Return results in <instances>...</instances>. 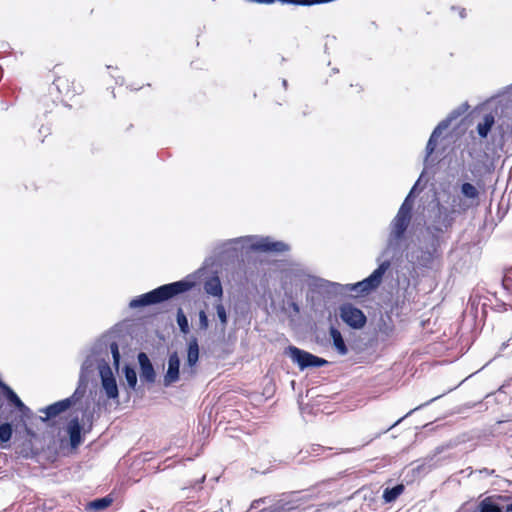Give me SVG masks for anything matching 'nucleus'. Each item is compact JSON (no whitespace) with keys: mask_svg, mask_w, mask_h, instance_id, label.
<instances>
[{"mask_svg":"<svg viewBox=\"0 0 512 512\" xmlns=\"http://www.w3.org/2000/svg\"><path fill=\"white\" fill-rule=\"evenodd\" d=\"M416 185L417 183L412 187L396 215L389 223L386 246L381 254L383 260L379 263L378 267L367 278L354 284L343 285L321 278H311L306 297L307 300L311 302L312 309L316 310V301L319 296L324 297L325 295L346 294L351 292L364 295L380 286L384 274L391 266V261L402 256L406 233L412 221L414 205L412 194L416 189Z\"/></svg>","mask_w":512,"mask_h":512,"instance_id":"f257e3e1","label":"nucleus"},{"mask_svg":"<svg viewBox=\"0 0 512 512\" xmlns=\"http://www.w3.org/2000/svg\"><path fill=\"white\" fill-rule=\"evenodd\" d=\"M112 355L113 365L118 370L120 366V352L116 341H111L109 336L101 337L92 347L81 366L79 377L80 389L85 390L90 374L97 368L109 367V355Z\"/></svg>","mask_w":512,"mask_h":512,"instance_id":"f03ea898","label":"nucleus"},{"mask_svg":"<svg viewBox=\"0 0 512 512\" xmlns=\"http://www.w3.org/2000/svg\"><path fill=\"white\" fill-rule=\"evenodd\" d=\"M245 247L251 251L275 254L285 253L290 250V246L283 241L274 240L270 236L258 235H248L226 240L217 246V250L219 255L227 254L228 257H237L239 250Z\"/></svg>","mask_w":512,"mask_h":512,"instance_id":"7ed1b4c3","label":"nucleus"},{"mask_svg":"<svg viewBox=\"0 0 512 512\" xmlns=\"http://www.w3.org/2000/svg\"><path fill=\"white\" fill-rule=\"evenodd\" d=\"M418 246L412 250L407 257L412 263L428 268L432 265L438 255V250L445 243V236L424 226L418 237Z\"/></svg>","mask_w":512,"mask_h":512,"instance_id":"20e7f679","label":"nucleus"},{"mask_svg":"<svg viewBox=\"0 0 512 512\" xmlns=\"http://www.w3.org/2000/svg\"><path fill=\"white\" fill-rule=\"evenodd\" d=\"M193 287V282L180 280L169 284L161 285L147 293L133 298L129 302L131 309L142 308L154 304H160L179 294L189 291Z\"/></svg>","mask_w":512,"mask_h":512,"instance_id":"39448f33","label":"nucleus"},{"mask_svg":"<svg viewBox=\"0 0 512 512\" xmlns=\"http://www.w3.org/2000/svg\"><path fill=\"white\" fill-rule=\"evenodd\" d=\"M455 213V209L437 203V205L430 211L428 220L424 226L445 236L454 224Z\"/></svg>","mask_w":512,"mask_h":512,"instance_id":"423d86ee","label":"nucleus"},{"mask_svg":"<svg viewBox=\"0 0 512 512\" xmlns=\"http://www.w3.org/2000/svg\"><path fill=\"white\" fill-rule=\"evenodd\" d=\"M0 388L2 389L7 401L18 411L17 425L23 426L27 433L30 434V430L27 428V421L33 418L32 410L23 403L10 386L0 381Z\"/></svg>","mask_w":512,"mask_h":512,"instance_id":"0eeeda50","label":"nucleus"},{"mask_svg":"<svg viewBox=\"0 0 512 512\" xmlns=\"http://www.w3.org/2000/svg\"><path fill=\"white\" fill-rule=\"evenodd\" d=\"M287 354L300 370L328 364L327 360L292 345L287 348Z\"/></svg>","mask_w":512,"mask_h":512,"instance_id":"6e6552de","label":"nucleus"},{"mask_svg":"<svg viewBox=\"0 0 512 512\" xmlns=\"http://www.w3.org/2000/svg\"><path fill=\"white\" fill-rule=\"evenodd\" d=\"M83 395L84 389H80V387H78L70 397L40 409V412L45 414V417H41V420L46 421L67 411L72 406H74L83 397Z\"/></svg>","mask_w":512,"mask_h":512,"instance_id":"1a4fd4ad","label":"nucleus"},{"mask_svg":"<svg viewBox=\"0 0 512 512\" xmlns=\"http://www.w3.org/2000/svg\"><path fill=\"white\" fill-rule=\"evenodd\" d=\"M339 317L347 326L355 330L362 329L367 323L364 312L351 303L340 305Z\"/></svg>","mask_w":512,"mask_h":512,"instance_id":"9d476101","label":"nucleus"},{"mask_svg":"<svg viewBox=\"0 0 512 512\" xmlns=\"http://www.w3.org/2000/svg\"><path fill=\"white\" fill-rule=\"evenodd\" d=\"M199 360V344L196 337L192 336L187 345V359L186 366L183 369L182 375L185 380L194 377L197 362Z\"/></svg>","mask_w":512,"mask_h":512,"instance_id":"9b49d317","label":"nucleus"},{"mask_svg":"<svg viewBox=\"0 0 512 512\" xmlns=\"http://www.w3.org/2000/svg\"><path fill=\"white\" fill-rule=\"evenodd\" d=\"M101 387L108 399H118L119 390L116 378L112 372L111 367H104L100 371Z\"/></svg>","mask_w":512,"mask_h":512,"instance_id":"f8f14e48","label":"nucleus"},{"mask_svg":"<svg viewBox=\"0 0 512 512\" xmlns=\"http://www.w3.org/2000/svg\"><path fill=\"white\" fill-rule=\"evenodd\" d=\"M180 379V357L178 353L172 352L168 358V367L164 375L163 385L169 387Z\"/></svg>","mask_w":512,"mask_h":512,"instance_id":"ddd939ff","label":"nucleus"},{"mask_svg":"<svg viewBox=\"0 0 512 512\" xmlns=\"http://www.w3.org/2000/svg\"><path fill=\"white\" fill-rule=\"evenodd\" d=\"M479 512H512V502L507 498L498 500L486 498L479 504Z\"/></svg>","mask_w":512,"mask_h":512,"instance_id":"4468645a","label":"nucleus"},{"mask_svg":"<svg viewBox=\"0 0 512 512\" xmlns=\"http://www.w3.org/2000/svg\"><path fill=\"white\" fill-rule=\"evenodd\" d=\"M139 368H140V379L147 383H154L156 380L155 369L145 352H140L137 356Z\"/></svg>","mask_w":512,"mask_h":512,"instance_id":"2eb2a0df","label":"nucleus"},{"mask_svg":"<svg viewBox=\"0 0 512 512\" xmlns=\"http://www.w3.org/2000/svg\"><path fill=\"white\" fill-rule=\"evenodd\" d=\"M447 123H448V121H440L438 123V125L434 128V130L432 131V133L428 139L426 148H425V152H426L425 159H424L425 164L428 163L430 157L435 152L439 137L441 136L443 131H445L447 129Z\"/></svg>","mask_w":512,"mask_h":512,"instance_id":"dca6fc26","label":"nucleus"},{"mask_svg":"<svg viewBox=\"0 0 512 512\" xmlns=\"http://www.w3.org/2000/svg\"><path fill=\"white\" fill-rule=\"evenodd\" d=\"M71 448L76 449L82 443V425L78 417H73L66 428Z\"/></svg>","mask_w":512,"mask_h":512,"instance_id":"f3484780","label":"nucleus"},{"mask_svg":"<svg viewBox=\"0 0 512 512\" xmlns=\"http://www.w3.org/2000/svg\"><path fill=\"white\" fill-rule=\"evenodd\" d=\"M329 335L332 340V345L337 353L341 356L347 355L349 350L341 332L335 326L331 325L329 328Z\"/></svg>","mask_w":512,"mask_h":512,"instance_id":"a211bd4d","label":"nucleus"},{"mask_svg":"<svg viewBox=\"0 0 512 512\" xmlns=\"http://www.w3.org/2000/svg\"><path fill=\"white\" fill-rule=\"evenodd\" d=\"M289 497L290 499H280L277 501L281 512H290L299 506L301 498L297 497V492H292Z\"/></svg>","mask_w":512,"mask_h":512,"instance_id":"6ab92c4d","label":"nucleus"},{"mask_svg":"<svg viewBox=\"0 0 512 512\" xmlns=\"http://www.w3.org/2000/svg\"><path fill=\"white\" fill-rule=\"evenodd\" d=\"M495 124L494 116L489 113L486 114L483 118V121L477 124V133L481 138H486L490 133L493 125Z\"/></svg>","mask_w":512,"mask_h":512,"instance_id":"aec40b11","label":"nucleus"},{"mask_svg":"<svg viewBox=\"0 0 512 512\" xmlns=\"http://www.w3.org/2000/svg\"><path fill=\"white\" fill-rule=\"evenodd\" d=\"M204 290L207 294L219 298L222 297L223 294L222 285L218 277H214L206 281L204 284Z\"/></svg>","mask_w":512,"mask_h":512,"instance_id":"412c9836","label":"nucleus"},{"mask_svg":"<svg viewBox=\"0 0 512 512\" xmlns=\"http://www.w3.org/2000/svg\"><path fill=\"white\" fill-rule=\"evenodd\" d=\"M112 501L113 500L110 496L96 498L87 504L86 509L95 512H100L108 508L111 505Z\"/></svg>","mask_w":512,"mask_h":512,"instance_id":"4be33fe9","label":"nucleus"},{"mask_svg":"<svg viewBox=\"0 0 512 512\" xmlns=\"http://www.w3.org/2000/svg\"><path fill=\"white\" fill-rule=\"evenodd\" d=\"M404 491L403 484H397L393 487H387L383 491V500L385 503H391L395 501Z\"/></svg>","mask_w":512,"mask_h":512,"instance_id":"5701e85b","label":"nucleus"},{"mask_svg":"<svg viewBox=\"0 0 512 512\" xmlns=\"http://www.w3.org/2000/svg\"><path fill=\"white\" fill-rule=\"evenodd\" d=\"M13 434L12 424L9 422H4L0 424V446L4 447V444L8 443Z\"/></svg>","mask_w":512,"mask_h":512,"instance_id":"b1692460","label":"nucleus"},{"mask_svg":"<svg viewBox=\"0 0 512 512\" xmlns=\"http://www.w3.org/2000/svg\"><path fill=\"white\" fill-rule=\"evenodd\" d=\"M123 374L129 388L134 390L137 386V373L135 369L130 365H125L123 367Z\"/></svg>","mask_w":512,"mask_h":512,"instance_id":"393cba45","label":"nucleus"},{"mask_svg":"<svg viewBox=\"0 0 512 512\" xmlns=\"http://www.w3.org/2000/svg\"><path fill=\"white\" fill-rule=\"evenodd\" d=\"M176 322L183 334H187L189 332V322L182 308H178L177 310Z\"/></svg>","mask_w":512,"mask_h":512,"instance_id":"a878e982","label":"nucleus"},{"mask_svg":"<svg viewBox=\"0 0 512 512\" xmlns=\"http://www.w3.org/2000/svg\"><path fill=\"white\" fill-rule=\"evenodd\" d=\"M469 109V105L467 103H463L458 108L454 109L450 112V114L443 119L442 121H448L447 128L450 126L451 122L461 116Z\"/></svg>","mask_w":512,"mask_h":512,"instance_id":"bb28decb","label":"nucleus"},{"mask_svg":"<svg viewBox=\"0 0 512 512\" xmlns=\"http://www.w3.org/2000/svg\"><path fill=\"white\" fill-rule=\"evenodd\" d=\"M215 309H216L217 317L220 321L221 330L224 331L227 326V323H228V315H227L226 309L222 303H217L215 305Z\"/></svg>","mask_w":512,"mask_h":512,"instance_id":"cd10ccee","label":"nucleus"},{"mask_svg":"<svg viewBox=\"0 0 512 512\" xmlns=\"http://www.w3.org/2000/svg\"><path fill=\"white\" fill-rule=\"evenodd\" d=\"M461 193L469 199H475L478 197L479 193L476 187L471 183H463L461 186Z\"/></svg>","mask_w":512,"mask_h":512,"instance_id":"c85d7f7f","label":"nucleus"},{"mask_svg":"<svg viewBox=\"0 0 512 512\" xmlns=\"http://www.w3.org/2000/svg\"><path fill=\"white\" fill-rule=\"evenodd\" d=\"M446 449L445 446H438L433 454L431 455H428L425 459H424V463L423 465H427L429 468H433L436 466V463H434V459L436 458L437 455H439L440 453H442L444 450Z\"/></svg>","mask_w":512,"mask_h":512,"instance_id":"c756f323","label":"nucleus"},{"mask_svg":"<svg viewBox=\"0 0 512 512\" xmlns=\"http://www.w3.org/2000/svg\"><path fill=\"white\" fill-rule=\"evenodd\" d=\"M441 396H442V395L436 396V397L432 398L431 400L427 401L426 403L421 404V405H419L418 407H416V408H414V409L410 410V411H409V412H408L404 417L400 418V419H399V420H397L394 424H392L388 429H386V430H385V432H387L388 430H390V429H392L393 427H395L396 425H398V424H399V423H400V422H401L405 417H407V416L411 415L414 411L419 410V409H421L422 407H424V406H426V405H428V404L432 403L433 401L437 400V399H438V398H440Z\"/></svg>","mask_w":512,"mask_h":512,"instance_id":"7c9ffc66","label":"nucleus"},{"mask_svg":"<svg viewBox=\"0 0 512 512\" xmlns=\"http://www.w3.org/2000/svg\"><path fill=\"white\" fill-rule=\"evenodd\" d=\"M199 329L200 330H207L209 327V320L206 312L204 310L199 311Z\"/></svg>","mask_w":512,"mask_h":512,"instance_id":"2f4dec72","label":"nucleus"},{"mask_svg":"<svg viewBox=\"0 0 512 512\" xmlns=\"http://www.w3.org/2000/svg\"><path fill=\"white\" fill-rule=\"evenodd\" d=\"M260 512H281L277 502L268 508L262 509Z\"/></svg>","mask_w":512,"mask_h":512,"instance_id":"473e14b6","label":"nucleus"},{"mask_svg":"<svg viewBox=\"0 0 512 512\" xmlns=\"http://www.w3.org/2000/svg\"><path fill=\"white\" fill-rule=\"evenodd\" d=\"M289 307L293 310L295 315H298L300 313V307L296 302H290Z\"/></svg>","mask_w":512,"mask_h":512,"instance_id":"72a5a7b5","label":"nucleus"},{"mask_svg":"<svg viewBox=\"0 0 512 512\" xmlns=\"http://www.w3.org/2000/svg\"><path fill=\"white\" fill-rule=\"evenodd\" d=\"M479 474H484L486 476L493 475L495 473V470H490L488 468H483L477 471Z\"/></svg>","mask_w":512,"mask_h":512,"instance_id":"f704fd0d","label":"nucleus"},{"mask_svg":"<svg viewBox=\"0 0 512 512\" xmlns=\"http://www.w3.org/2000/svg\"><path fill=\"white\" fill-rule=\"evenodd\" d=\"M110 75H111V77H113L115 79L116 84H118V85H123L124 84V78L123 77L116 76L113 73H111Z\"/></svg>","mask_w":512,"mask_h":512,"instance_id":"c9c22d12","label":"nucleus"},{"mask_svg":"<svg viewBox=\"0 0 512 512\" xmlns=\"http://www.w3.org/2000/svg\"><path fill=\"white\" fill-rule=\"evenodd\" d=\"M459 15H460L461 18H465L466 17V11H465L464 8H461L459 10Z\"/></svg>","mask_w":512,"mask_h":512,"instance_id":"e433bc0d","label":"nucleus"},{"mask_svg":"<svg viewBox=\"0 0 512 512\" xmlns=\"http://www.w3.org/2000/svg\"><path fill=\"white\" fill-rule=\"evenodd\" d=\"M260 502H264V499H258L257 501H254L253 504H252V507L256 508V504H258Z\"/></svg>","mask_w":512,"mask_h":512,"instance_id":"4c0bfd02","label":"nucleus"},{"mask_svg":"<svg viewBox=\"0 0 512 512\" xmlns=\"http://www.w3.org/2000/svg\"><path fill=\"white\" fill-rule=\"evenodd\" d=\"M282 85H283L284 88H286L287 87V80L283 79L282 80Z\"/></svg>","mask_w":512,"mask_h":512,"instance_id":"58836bf2","label":"nucleus"}]
</instances>
